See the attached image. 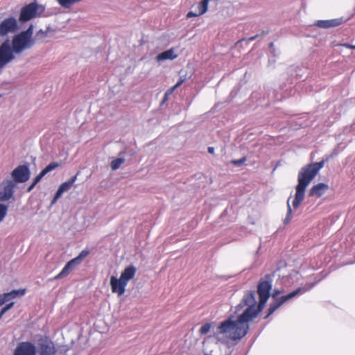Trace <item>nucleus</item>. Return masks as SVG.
I'll return each instance as SVG.
<instances>
[{
  "instance_id": "16",
  "label": "nucleus",
  "mask_w": 355,
  "mask_h": 355,
  "mask_svg": "<svg viewBox=\"0 0 355 355\" xmlns=\"http://www.w3.org/2000/svg\"><path fill=\"white\" fill-rule=\"evenodd\" d=\"M329 189V185L325 183H318L314 185L309 191V196L321 197Z\"/></svg>"
},
{
  "instance_id": "6",
  "label": "nucleus",
  "mask_w": 355,
  "mask_h": 355,
  "mask_svg": "<svg viewBox=\"0 0 355 355\" xmlns=\"http://www.w3.org/2000/svg\"><path fill=\"white\" fill-rule=\"evenodd\" d=\"M45 6L36 2L31 3L21 9L19 20L26 22L33 18L44 16Z\"/></svg>"
},
{
  "instance_id": "1",
  "label": "nucleus",
  "mask_w": 355,
  "mask_h": 355,
  "mask_svg": "<svg viewBox=\"0 0 355 355\" xmlns=\"http://www.w3.org/2000/svg\"><path fill=\"white\" fill-rule=\"evenodd\" d=\"M245 300L250 301L251 306L246 307L236 318L232 316L220 322L214 333V338L218 342L226 345L236 344L247 334L249 322L257 316L252 307L254 302L252 296L248 297Z\"/></svg>"
},
{
  "instance_id": "30",
  "label": "nucleus",
  "mask_w": 355,
  "mask_h": 355,
  "mask_svg": "<svg viewBox=\"0 0 355 355\" xmlns=\"http://www.w3.org/2000/svg\"><path fill=\"white\" fill-rule=\"evenodd\" d=\"M246 161V158L245 157H243L241 159H235V160H232L231 161V164H234V165H236V166H241Z\"/></svg>"
},
{
  "instance_id": "26",
  "label": "nucleus",
  "mask_w": 355,
  "mask_h": 355,
  "mask_svg": "<svg viewBox=\"0 0 355 355\" xmlns=\"http://www.w3.org/2000/svg\"><path fill=\"white\" fill-rule=\"evenodd\" d=\"M81 261L77 257H75L71 261H69L67 264L69 266H70L71 268L73 269V268L79 265Z\"/></svg>"
},
{
  "instance_id": "37",
  "label": "nucleus",
  "mask_w": 355,
  "mask_h": 355,
  "mask_svg": "<svg viewBox=\"0 0 355 355\" xmlns=\"http://www.w3.org/2000/svg\"><path fill=\"white\" fill-rule=\"evenodd\" d=\"M208 152H209V153H214V148L213 147H209V148H208Z\"/></svg>"
},
{
  "instance_id": "40",
  "label": "nucleus",
  "mask_w": 355,
  "mask_h": 355,
  "mask_svg": "<svg viewBox=\"0 0 355 355\" xmlns=\"http://www.w3.org/2000/svg\"><path fill=\"white\" fill-rule=\"evenodd\" d=\"M256 37H257V36L252 37L249 38V40H250V41H252V40H254Z\"/></svg>"
},
{
  "instance_id": "38",
  "label": "nucleus",
  "mask_w": 355,
  "mask_h": 355,
  "mask_svg": "<svg viewBox=\"0 0 355 355\" xmlns=\"http://www.w3.org/2000/svg\"><path fill=\"white\" fill-rule=\"evenodd\" d=\"M344 46L349 49H355V46L351 44H344Z\"/></svg>"
},
{
  "instance_id": "25",
  "label": "nucleus",
  "mask_w": 355,
  "mask_h": 355,
  "mask_svg": "<svg viewBox=\"0 0 355 355\" xmlns=\"http://www.w3.org/2000/svg\"><path fill=\"white\" fill-rule=\"evenodd\" d=\"M290 198L291 197L288 199L287 200V214H286V216L284 219V223H289V221L291 220V218H292V216H291V213H292V209H291V205H290Z\"/></svg>"
},
{
  "instance_id": "2",
  "label": "nucleus",
  "mask_w": 355,
  "mask_h": 355,
  "mask_svg": "<svg viewBox=\"0 0 355 355\" xmlns=\"http://www.w3.org/2000/svg\"><path fill=\"white\" fill-rule=\"evenodd\" d=\"M32 36L33 26H31L27 30L13 37L12 46L9 40H5L0 44V69L12 61L15 58V54H20L34 45L35 40Z\"/></svg>"
},
{
  "instance_id": "14",
  "label": "nucleus",
  "mask_w": 355,
  "mask_h": 355,
  "mask_svg": "<svg viewBox=\"0 0 355 355\" xmlns=\"http://www.w3.org/2000/svg\"><path fill=\"white\" fill-rule=\"evenodd\" d=\"M60 164L57 162H51L34 178L33 183L28 188V191H31L34 187L42 180V178L51 171L57 168Z\"/></svg>"
},
{
  "instance_id": "11",
  "label": "nucleus",
  "mask_w": 355,
  "mask_h": 355,
  "mask_svg": "<svg viewBox=\"0 0 355 355\" xmlns=\"http://www.w3.org/2000/svg\"><path fill=\"white\" fill-rule=\"evenodd\" d=\"M76 180H77V175L72 177L68 181H66V182H63L62 184H61L60 185V187H58L51 204V205L55 204L64 192H67L69 190H70L71 188L72 187L73 184H74V182L76 181Z\"/></svg>"
},
{
  "instance_id": "28",
  "label": "nucleus",
  "mask_w": 355,
  "mask_h": 355,
  "mask_svg": "<svg viewBox=\"0 0 355 355\" xmlns=\"http://www.w3.org/2000/svg\"><path fill=\"white\" fill-rule=\"evenodd\" d=\"M210 329H211V324L206 323L201 327L199 331L201 334H206L207 333H208Z\"/></svg>"
},
{
  "instance_id": "35",
  "label": "nucleus",
  "mask_w": 355,
  "mask_h": 355,
  "mask_svg": "<svg viewBox=\"0 0 355 355\" xmlns=\"http://www.w3.org/2000/svg\"><path fill=\"white\" fill-rule=\"evenodd\" d=\"M185 81V78L181 77L178 82L175 85V87L178 88Z\"/></svg>"
},
{
  "instance_id": "36",
  "label": "nucleus",
  "mask_w": 355,
  "mask_h": 355,
  "mask_svg": "<svg viewBox=\"0 0 355 355\" xmlns=\"http://www.w3.org/2000/svg\"><path fill=\"white\" fill-rule=\"evenodd\" d=\"M283 291L279 290H275L274 293H272V297L275 298L277 297L279 294H281Z\"/></svg>"
},
{
  "instance_id": "15",
  "label": "nucleus",
  "mask_w": 355,
  "mask_h": 355,
  "mask_svg": "<svg viewBox=\"0 0 355 355\" xmlns=\"http://www.w3.org/2000/svg\"><path fill=\"white\" fill-rule=\"evenodd\" d=\"M40 350L41 355H53L55 353L54 344L48 340L40 341Z\"/></svg>"
},
{
  "instance_id": "34",
  "label": "nucleus",
  "mask_w": 355,
  "mask_h": 355,
  "mask_svg": "<svg viewBox=\"0 0 355 355\" xmlns=\"http://www.w3.org/2000/svg\"><path fill=\"white\" fill-rule=\"evenodd\" d=\"M198 16H200V15H198V12H193L192 11H190L187 13V18H191V17H198Z\"/></svg>"
},
{
  "instance_id": "24",
  "label": "nucleus",
  "mask_w": 355,
  "mask_h": 355,
  "mask_svg": "<svg viewBox=\"0 0 355 355\" xmlns=\"http://www.w3.org/2000/svg\"><path fill=\"white\" fill-rule=\"evenodd\" d=\"M8 207L5 204L0 203V223L3 220L7 215Z\"/></svg>"
},
{
  "instance_id": "41",
  "label": "nucleus",
  "mask_w": 355,
  "mask_h": 355,
  "mask_svg": "<svg viewBox=\"0 0 355 355\" xmlns=\"http://www.w3.org/2000/svg\"><path fill=\"white\" fill-rule=\"evenodd\" d=\"M168 97H166V94H164V99H163V101L164 102V101H167V100H168Z\"/></svg>"
},
{
  "instance_id": "7",
  "label": "nucleus",
  "mask_w": 355,
  "mask_h": 355,
  "mask_svg": "<svg viewBox=\"0 0 355 355\" xmlns=\"http://www.w3.org/2000/svg\"><path fill=\"white\" fill-rule=\"evenodd\" d=\"M313 286L314 284H310L309 286H305L302 288H298L297 289L290 293L289 294L281 297L279 299L277 300V302L270 304L268 309V314L267 316L274 313L279 306H281L286 302L291 300L297 295L304 293L305 292L309 291L311 288L313 287Z\"/></svg>"
},
{
  "instance_id": "9",
  "label": "nucleus",
  "mask_w": 355,
  "mask_h": 355,
  "mask_svg": "<svg viewBox=\"0 0 355 355\" xmlns=\"http://www.w3.org/2000/svg\"><path fill=\"white\" fill-rule=\"evenodd\" d=\"M31 172L26 165H20L15 168L11 173L13 182L16 183H24L30 178Z\"/></svg>"
},
{
  "instance_id": "42",
  "label": "nucleus",
  "mask_w": 355,
  "mask_h": 355,
  "mask_svg": "<svg viewBox=\"0 0 355 355\" xmlns=\"http://www.w3.org/2000/svg\"><path fill=\"white\" fill-rule=\"evenodd\" d=\"M273 47V43L270 44V48L272 49Z\"/></svg>"
},
{
  "instance_id": "13",
  "label": "nucleus",
  "mask_w": 355,
  "mask_h": 355,
  "mask_svg": "<svg viewBox=\"0 0 355 355\" xmlns=\"http://www.w3.org/2000/svg\"><path fill=\"white\" fill-rule=\"evenodd\" d=\"M56 33V29L51 26H47L45 29H40L35 35V42H44L47 38H51L54 36Z\"/></svg>"
},
{
  "instance_id": "4",
  "label": "nucleus",
  "mask_w": 355,
  "mask_h": 355,
  "mask_svg": "<svg viewBox=\"0 0 355 355\" xmlns=\"http://www.w3.org/2000/svg\"><path fill=\"white\" fill-rule=\"evenodd\" d=\"M266 278V280L261 281L258 285L257 292L259 297V304L257 305L254 293L252 291H248L243 295L242 301L236 306V313L241 311L245 306H251V304L249 302L250 301L245 300L246 298L250 295H252L253 297L254 302L252 303L253 305H252V307L253 309V311L256 312V316H257L258 314L263 310L266 303L267 302L270 297V292L272 288L270 277L269 276H267Z\"/></svg>"
},
{
  "instance_id": "3",
  "label": "nucleus",
  "mask_w": 355,
  "mask_h": 355,
  "mask_svg": "<svg viewBox=\"0 0 355 355\" xmlns=\"http://www.w3.org/2000/svg\"><path fill=\"white\" fill-rule=\"evenodd\" d=\"M324 161L315 162L303 167L298 173V184L296 186L295 199L293 201V207L297 209L303 201L306 187L316 176L319 171L324 166Z\"/></svg>"
},
{
  "instance_id": "20",
  "label": "nucleus",
  "mask_w": 355,
  "mask_h": 355,
  "mask_svg": "<svg viewBox=\"0 0 355 355\" xmlns=\"http://www.w3.org/2000/svg\"><path fill=\"white\" fill-rule=\"evenodd\" d=\"M25 293V291L23 289H19V290H13L9 293H5V295L6 297V299L8 301L12 300L17 296H22Z\"/></svg>"
},
{
  "instance_id": "8",
  "label": "nucleus",
  "mask_w": 355,
  "mask_h": 355,
  "mask_svg": "<svg viewBox=\"0 0 355 355\" xmlns=\"http://www.w3.org/2000/svg\"><path fill=\"white\" fill-rule=\"evenodd\" d=\"M15 183L12 180H4L0 184V201H7L13 196Z\"/></svg>"
},
{
  "instance_id": "12",
  "label": "nucleus",
  "mask_w": 355,
  "mask_h": 355,
  "mask_svg": "<svg viewBox=\"0 0 355 355\" xmlns=\"http://www.w3.org/2000/svg\"><path fill=\"white\" fill-rule=\"evenodd\" d=\"M35 346L28 342L20 343L15 349L14 355H35Z\"/></svg>"
},
{
  "instance_id": "39",
  "label": "nucleus",
  "mask_w": 355,
  "mask_h": 355,
  "mask_svg": "<svg viewBox=\"0 0 355 355\" xmlns=\"http://www.w3.org/2000/svg\"><path fill=\"white\" fill-rule=\"evenodd\" d=\"M205 354L206 355H212L211 354V352H207V349L206 347H205Z\"/></svg>"
},
{
  "instance_id": "32",
  "label": "nucleus",
  "mask_w": 355,
  "mask_h": 355,
  "mask_svg": "<svg viewBox=\"0 0 355 355\" xmlns=\"http://www.w3.org/2000/svg\"><path fill=\"white\" fill-rule=\"evenodd\" d=\"M176 89H177V87H175V85H174L173 87H172L169 89H168L166 92V93H165L166 94V97H168L170 95H171Z\"/></svg>"
},
{
  "instance_id": "21",
  "label": "nucleus",
  "mask_w": 355,
  "mask_h": 355,
  "mask_svg": "<svg viewBox=\"0 0 355 355\" xmlns=\"http://www.w3.org/2000/svg\"><path fill=\"white\" fill-rule=\"evenodd\" d=\"M209 0H202L197 6L198 15L205 14L208 9V3Z\"/></svg>"
},
{
  "instance_id": "10",
  "label": "nucleus",
  "mask_w": 355,
  "mask_h": 355,
  "mask_svg": "<svg viewBox=\"0 0 355 355\" xmlns=\"http://www.w3.org/2000/svg\"><path fill=\"white\" fill-rule=\"evenodd\" d=\"M18 28L17 21L15 17H8L0 23V36L14 33Z\"/></svg>"
},
{
  "instance_id": "22",
  "label": "nucleus",
  "mask_w": 355,
  "mask_h": 355,
  "mask_svg": "<svg viewBox=\"0 0 355 355\" xmlns=\"http://www.w3.org/2000/svg\"><path fill=\"white\" fill-rule=\"evenodd\" d=\"M125 162V158L123 157H120L113 159L110 163V167L112 170L116 171L117 170L121 164Z\"/></svg>"
},
{
  "instance_id": "18",
  "label": "nucleus",
  "mask_w": 355,
  "mask_h": 355,
  "mask_svg": "<svg viewBox=\"0 0 355 355\" xmlns=\"http://www.w3.org/2000/svg\"><path fill=\"white\" fill-rule=\"evenodd\" d=\"M178 57V54L175 53V51L173 49H168L161 53H159L156 56V60L158 62H161L165 60H173Z\"/></svg>"
},
{
  "instance_id": "19",
  "label": "nucleus",
  "mask_w": 355,
  "mask_h": 355,
  "mask_svg": "<svg viewBox=\"0 0 355 355\" xmlns=\"http://www.w3.org/2000/svg\"><path fill=\"white\" fill-rule=\"evenodd\" d=\"M57 3L62 8L69 9L73 6L78 3L81 0H55Z\"/></svg>"
},
{
  "instance_id": "27",
  "label": "nucleus",
  "mask_w": 355,
  "mask_h": 355,
  "mask_svg": "<svg viewBox=\"0 0 355 355\" xmlns=\"http://www.w3.org/2000/svg\"><path fill=\"white\" fill-rule=\"evenodd\" d=\"M81 261L77 257H75L71 261H69L67 264L69 266H70L71 268L73 269V268L79 265Z\"/></svg>"
},
{
  "instance_id": "5",
  "label": "nucleus",
  "mask_w": 355,
  "mask_h": 355,
  "mask_svg": "<svg viewBox=\"0 0 355 355\" xmlns=\"http://www.w3.org/2000/svg\"><path fill=\"white\" fill-rule=\"evenodd\" d=\"M136 272V267L130 265L123 270L119 278L112 276L110 282L112 292L116 293L119 296L123 295L128 282L135 277Z\"/></svg>"
},
{
  "instance_id": "31",
  "label": "nucleus",
  "mask_w": 355,
  "mask_h": 355,
  "mask_svg": "<svg viewBox=\"0 0 355 355\" xmlns=\"http://www.w3.org/2000/svg\"><path fill=\"white\" fill-rule=\"evenodd\" d=\"M89 254L88 250H83L78 257H76L80 261L83 260Z\"/></svg>"
},
{
  "instance_id": "17",
  "label": "nucleus",
  "mask_w": 355,
  "mask_h": 355,
  "mask_svg": "<svg viewBox=\"0 0 355 355\" xmlns=\"http://www.w3.org/2000/svg\"><path fill=\"white\" fill-rule=\"evenodd\" d=\"M343 23L342 18H336L329 20H318L316 25L322 28H328L331 27H336L340 25Z\"/></svg>"
},
{
  "instance_id": "33",
  "label": "nucleus",
  "mask_w": 355,
  "mask_h": 355,
  "mask_svg": "<svg viewBox=\"0 0 355 355\" xmlns=\"http://www.w3.org/2000/svg\"><path fill=\"white\" fill-rule=\"evenodd\" d=\"M6 302H8L5 293L0 295V306L3 305Z\"/></svg>"
},
{
  "instance_id": "29",
  "label": "nucleus",
  "mask_w": 355,
  "mask_h": 355,
  "mask_svg": "<svg viewBox=\"0 0 355 355\" xmlns=\"http://www.w3.org/2000/svg\"><path fill=\"white\" fill-rule=\"evenodd\" d=\"M14 305V303L13 302H11L8 304H7L6 306H4L1 312H0V318L2 317V315L7 311H8L10 309H11Z\"/></svg>"
},
{
  "instance_id": "23",
  "label": "nucleus",
  "mask_w": 355,
  "mask_h": 355,
  "mask_svg": "<svg viewBox=\"0 0 355 355\" xmlns=\"http://www.w3.org/2000/svg\"><path fill=\"white\" fill-rule=\"evenodd\" d=\"M72 268H70L67 264L64 266L61 272L55 277V279H61L67 276Z\"/></svg>"
}]
</instances>
